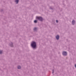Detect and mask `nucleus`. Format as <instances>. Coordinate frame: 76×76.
Segmentation results:
<instances>
[{
  "mask_svg": "<svg viewBox=\"0 0 76 76\" xmlns=\"http://www.w3.org/2000/svg\"><path fill=\"white\" fill-rule=\"evenodd\" d=\"M53 72H52V73H54V70H53Z\"/></svg>",
  "mask_w": 76,
  "mask_h": 76,
  "instance_id": "obj_12",
  "label": "nucleus"
},
{
  "mask_svg": "<svg viewBox=\"0 0 76 76\" xmlns=\"http://www.w3.org/2000/svg\"><path fill=\"white\" fill-rule=\"evenodd\" d=\"M15 1L17 3V4H18V2H19V0H16Z\"/></svg>",
  "mask_w": 76,
  "mask_h": 76,
  "instance_id": "obj_6",
  "label": "nucleus"
},
{
  "mask_svg": "<svg viewBox=\"0 0 76 76\" xmlns=\"http://www.w3.org/2000/svg\"><path fill=\"white\" fill-rule=\"evenodd\" d=\"M34 23H37V20H35L34 21Z\"/></svg>",
  "mask_w": 76,
  "mask_h": 76,
  "instance_id": "obj_8",
  "label": "nucleus"
},
{
  "mask_svg": "<svg viewBox=\"0 0 76 76\" xmlns=\"http://www.w3.org/2000/svg\"><path fill=\"white\" fill-rule=\"evenodd\" d=\"M18 69H20L21 68V67H20V66H18Z\"/></svg>",
  "mask_w": 76,
  "mask_h": 76,
  "instance_id": "obj_7",
  "label": "nucleus"
},
{
  "mask_svg": "<svg viewBox=\"0 0 76 76\" xmlns=\"http://www.w3.org/2000/svg\"><path fill=\"white\" fill-rule=\"evenodd\" d=\"M56 39H59V36L58 35H57L56 36Z\"/></svg>",
  "mask_w": 76,
  "mask_h": 76,
  "instance_id": "obj_4",
  "label": "nucleus"
},
{
  "mask_svg": "<svg viewBox=\"0 0 76 76\" xmlns=\"http://www.w3.org/2000/svg\"><path fill=\"white\" fill-rule=\"evenodd\" d=\"M37 28H34V31H36V30H37Z\"/></svg>",
  "mask_w": 76,
  "mask_h": 76,
  "instance_id": "obj_9",
  "label": "nucleus"
},
{
  "mask_svg": "<svg viewBox=\"0 0 76 76\" xmlns=\"http://www.w3.org/2000/svg\"><path fill=\"white\" fill-rule=\"evenodd\" d=\"M75 23V21H74V20H73L72 21V25H74Z\"/></svg>",
  "mask_w": 76,
  "mask_h": 76,
  "instance_id": "obj_5",
  "label": "nucleus"
},
{
  "mask_svg": "<svg viewBox=\"0 0 76 76\" xmlns=\"http://www.w3.org/2000/svg\"><path fill=\"white\" fill-rule=\"evenodd\" d=\"M37 19H39V20H41V21H42V17H36Z\"/></svg>",
  "mask_w": 76,
  "mask_h": 76,
  "instance_id": "obj_2",
  "label": "nucleus"
},
{
  "mask_svg": "<svg viewBox=\"0 0 76 76\" xmlns=\"http://www.w3.org/2000/svg\"><path fill=\"white\" fill-rule=\"evenodd\" d=\"M2 53H3V51H0V54H1Z\"/></svg>",
  "mask_w": 76,
  "mask_h": 76,
  "instance_id": "obj_10",
  "label": "nucleus"
},
{
  "mask_svg": "<svg viewBox=\"0 0 76 76\" xmlns=\"http://www.w3.org/2000/svg\"><path fill=\"white\" fill-rule=\"evenodd\" d=\"M31 45L33 48H35L36 47V43L34 42H32Z\"/></svg>",
  "mask_w": 76,
  "mask_h": 76,
  "instance_id": "obj_1",
  "label": "nucleus"
},
{
  "mask_svg": "<svg viewBox=\"0 0 76 76\" xmlns=\"http://www.w3.org/2000/svg\"><path fill=\"white\" fill-rule=\"evenodd\" d=\"M62 54L63 56H66L67 53L66 52H63L62 53Z\"/></svg>",
  "mask_w": 76,
  "mask_h": 76,
  "instance_id": "obj_3",
  "label": "nucleus"
},
{
  "mask_svg": "<svg viewBox=\"0 0 76 76\" xmlns=\"http://www.w3.org/2000/svg\"><path fill=\"white\" fill-rule=\"evenodd\" d=\"M56 23H58V20H56Z\"/></svg>",
  "mask_w": 76,
  "mask_h": 76,
  "instance_id": "obj_11",
  "label": "nucleus"
}]
</instances>
